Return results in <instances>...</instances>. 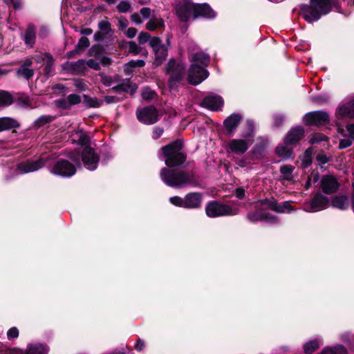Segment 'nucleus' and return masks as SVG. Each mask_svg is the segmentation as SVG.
<instances>
[{
  "instance_id": "a211bd4d",
  "label": "nucleus",
  "mask_w": 354,
  "mask_h": 354,
  "mask_svg": "<svg viewBox=\"0 0 354 354\" xmlns=\"http://www.w3.org/2000/svg\"><path fill=\"white\" fill-rule=\"evenodd\" d=\"M223 105V100L218 95H209L203 99L201 106L212 111L221 109Z\"/></svg>"
},
{
  "instance_id": "2eb2a0df",
  "label": "nucleus",
  "mask_w": 354,
  "mask_h": 354,
  "mask_svg": "<svg viewBox=\"0 0 354 354\" xmlns=\"http://www.w3.org/2000/svg\"><path fill=\"white\" fill-rule=\"evenodd\" d=\"M336 115L339 119L354 118V98L348 100L336 109Z\"/></svg>"
},
{
  "instance_id": "f3484780",
  "label": "nucleus",
  "mask_w": 354,
  "mask_h": 354,
  "mask_svg": "<svg viewBox=\"0 0 354 354\" xmlns=\"http://www.w3.org/2000/svg\"><path fill=\"white\" fill-rule=\"evenodd\" d=\"M261 203L262 205H263L265 207L277 212H290L291 210H292V206L289 203L285 202L283 203V205H279L274 198L266 199Z\"/></svg>"
},
{
  "instance_id": "603ef678",
  "label": "nucleus",
  "mask_w": 354,
  "mask_h": 354,
  "mask_svg": "<svg viewBox=\"0 0 354 354\" xmlns=\"http://www.w3.org/2000/svg\"><path fill=\"white\" fill-rule=\"evenodd\" d=\"M8 339L17 338L19 336V330L16 327H12L7 332Z\"/></svg>"
},
{
  "instance_id": "a878e982",
  "label": "nucleus",
  "mask_w": 354,
  "mask_h": 354,
  "mask_svg": "<svg viewBox=\"0 0 354 354\" xmlns=\"http://www.w3.org/2000/svg\"><path fill=\"white\" fill-rule=\"evenodd\" d=\"M291 144L280 145L276 148V153L277 155L283 158L288 159L292 157V149L289 147Z\"/></svg>"
},
{
  "instance_id": "cd10ccee",
  "label": "nucleus",
  "mask_w": 354,
  "mask_h": 354,
  "mask_svg": "<svg viewBox=\"0 0 354 354\" xmlns=\"http://www.w3.org/2000/svg\"><path fill=\"white\" fill-rule=\"evenodd\" d=\"M295 167L290 165H283L280 167L281 178L284 180L292 181L294 180Z\"/></svg>"
},
{
  "instance_id": "8fccbe9b",
  "label": "nucleus",
  "mask_w": 354,
  "mask_h": 354,
  "mask_svg": "<svg viewBox=\"0 0 354 354\" xmlns=\"http://www.w3.org/2000/svg\"><path fill=\"white\" fill-rule=\"evenodd\" d=\"M140 44H145L147 41H150V35L146 32H141L138 37Z\"/></svg>"
},
{
  "instance_id": "4468645a",
  "label": "nucleus",
  "mask_w": 354,
  "mask_h": 354,
  "mask_svg": "<svg viewBox=\"0 0 354 354\" xmlns=\"http://www.w3.org/2000/svg\"><path fill=\"white\" fill-rule=\"evenodd\" d=\"M44 164V161L42 158L36 160H27L26 162H22L17 166V172L19 174L33 172L43 167Z\"/></svg>"
},
{
  "instance_id": "6e6552de",
  "label": "nucleus",
  "mask_w": 354,
  "mask_h": 354,
  "mask_svg": "<svg viewBox=\"0 0 354 354\" xmlns=\"http://www.w3.org/2000/svg\"><path fill=\"white\" fill-rule=\"evenodd\" d=\"M136 116L140 122L145 124H154L159 119L156 109L151 106L138 109Z\"/></svg>"
},
{
  "instance_id": "4c0bfd02",
  "label": "nucleus",
  "mask_w": 354,
  "mask_h": 354,
  "mask_svg": "<svg viewBox=\"0 0 354 354\" xmlns=\"http://www.w3.org/2000/svg\"><path fill=\"white\" fill-rule=\"evenodd\" d=\"M17 74L28 80L33 75V71L26 66H22L17 71Z\"/></svg>"
},
{
  "instance_id": "c03bdc74",
  "label": "nucleus",
  "mask_w": 354,
  "mask_h": 354,
  "mask_svg": "<svg viewBox=\"0 0 354 354\" xmlns=\"http://www.w3.org/2000/svg\"><path fill=\"white\" fill-rule=\"evenodd\" d=\"M155 95H156L155 93L148 88L143 89L142 93V98L146 100H149L153 99Z\"/></svg>"
},
{
  "instance_id": "3c124183",
  "label": "nucleus",
  "mask_w": 354,
  "mask_h": 354,
  "mask_svg": "<svg viewBox=\"0 0 354 354\" xmlns=\"http://www.w3.org/2000/svg\"><path fill=\"white\" fill-rule=\"evenodd\" d=\"M74 84L76 88L80 91H85L86 89V85L82 80H75Z\"/></svg>"
},
{
  "instance_id": "680f3d73",
  "label": "nucleus",
  "mask_w": 354,
  "mask_h": 354,
  "mask_svg": "<svg viewBox=\"0 0 354 354\" xmlns=\"http://www.w3.org/2000/svg\"><path fill=\"white\" fill-rule=\"evenodd\" d=\"M145 64V61L142 59L130 61V66H132L133 68L137 67H142Z\"/></svg>"
},
{
  "instance_id": "13d9d810",
  "label": "nucleus",
  "mask_w": 354,
  "mask_h": 354,
  "mask_svg": "<svg viewBox=\"0 0 354 354\" xmlns=\"http://www.w3.org/2000/svg\"><path fill=\"white\" fill-rule=\"evenodd\" d=\"M131 20L133 23H135L136 24H141L142 23V18L140 15V13H133L132 15H131Z\"/></svg>"
},
{
  "instance_id": "b1692460",
  "label": "nucleus",
  "mask_w": 354,
  "mask_h": 354,
  "mask_svg": "<svg viewBox=\"0 0 354 354\" xmlns=\"http://www.w3.org/2000/svg\"><path fill=\"white\" fill-rule=\"evenodd\" d=\"M201 203V196L197 193H190L185 197V208H196Z\"/></svg>"
},
{
  "instance_id": "aec40b11",
  "label": "nucleus",
  "mask_w": 354,
  "mask_h": 354,
  "mask_svg": "<svg viewBox=\"0 0 354 354\" xmlns=\"http://www.w3.org/2000/svg\"><path fill=\"white\" fill-rule=\"evenodd\" d=\"M194 19L198 17H204L207 18H213L215 17L214 12L207 3L194 4Z\"/></svg>"
},
{
  "instance_id": "4be33fe9",
  "label": "nucleus",
  "mask_w": 354,
  "mask_h": 354,
  "mask_svg": "<svg viewBox=\"0 0 354 354\" xmlns=\"http://www.w3.org/2000/svg\"><path fill=\"white\" fill-rule=\"evenodd\" d=\"M184 66L182 64H176L174 61H170L168 64V71H171V80L178 81L180 80L184 73Z\"/></svg>"
},
{
  "instance_id": "9d476101",
  "label": "nucleus",
  "mask_w": 354,
  "mask_h": 354,
  "mask_svg": "<svg viewBox=\"0 0 354 354\" xmlns=\"http://www.w3.org/2000/svg\"><path fill=\"white\" fill-rule=\"evenodd\" d=\"M149 45L151 46L155 53V62L153 65L158 66L161 64L166 58L167 50L166 47L161 44V41L158 37L151 38L149 41Z\"/></svg>"
},
{
  "instance_id": "e2e57ef3",
  "label": "nucleus",
  "mask_w": 354,
  "mask_h": 354,
  "mask_svg": "<svg viewBox=\"0 0 354 354\" xmlns=\"http://www.w3.org/2000/svg\"><path fill=\"white\" fill-rule=\"evenodd\" d=\"M101 76V81L102 83L106 86H111L112 84V80L110 77L106 76L104 74L100 75Z\"/></svg>"
},
{
  "instance_id": "bf43d9fd",
  "label": "nucleus",
  "mask_w": 354,
  "mask_h": 354,
  "mask_svg": "<svg viewBox=\"0 0 354 354\" xmlns=\"http://www.w3.org/2000/svg\"><path fill=\"white\" fill-rule=\"evenodd\" d=\"M163 133V129L160 127H155L153 130L152 137L153 139L156 140L159 138Z\"/></svg>"
},
{
  "instance_id": "f704fd0d",
  "label": "nucleus",
  "mask_w": 354,
  "mask_h": 354,
  "mask_svg": "<svg viewBox=\"0 0 354 354\" xmlns=\"http://www.w3.org/2000/svg\"><path fill=\"white\" fill-rule=\"evenodd\" d=\"M319 346V342L317 339L307 342L304 346V351L307 354L313 353Z\"/></svg>"
},
{
  "instance_id": "ddd939ff",
  "label": "nucleus",
  "mask_w": 354,
  "mask_h": 354,
  "mask_svg": "<svg viewBox=\"0 0 354 354\" xmlns=\"http://www.w3.org/2000/svg\"><path fill=\"white\" fill-rule=\"evenodd\" d=\"M328 205V198L317 194L310 202L305 205L304 209L309 212H315L327 208Z\"/></svg>"
},
{
  "instance_id": "a19ab883",
  "label": "nucleus",
  "mask_w": 354,
  "mask_h": 354,
  "mask_svg": "<svg viewBox=\"0 0 354 354\" xmlns=\"http://www.w3.org/2000/svg\"><path fill=\"white\" fill-rule=\"evenodd\" d=\"M169 201L176 206L185 207V198L183 199L178 196H173L169 198Z\"/></svg>"
},
{
  "instance_id": "423d86ee",
  "label": "nucleus",
  "mask_w": 354,
  "mask_h": 354,
  "mask_svg": "<svg viewBox=\"0 0 354 354\" xmlns=\"http://www.w3.org/2000/svg\"><path fill=\"white\" fill-rule=\"evenodd\" d=\"M247 125L250 133L244 138L232 139L227 145V151L236 154H243L249 148L253 142V138L250 133L253 131V123L251 121H247Z\"/></svg>"
},
{
  "instance_id": "f8f14e48",
  "label": "nucleus",
  "mask_w": 354,
  "mask_h": 354,
  "mask_svg": "<svg viewBox=\"0 0 354 354\" xmlns=\"http://www.w3.org/2000/svg\"><path fill=\"white\" fill-rule=\"evenodd\" d=\"M329 121V117L324 111H313L304 116V122L307 125H323Z\"/></svg>"
},
{
  "instance_id": "7ed1b4c3",
  "label": "nucleus",
  "mask_w": 354,
  "mask_h": 354,
  "mask_svg": "<svg viewBox=\"0 0 354 354\" xmlns=\"http://www.w3.org/2000/svg\"><path fill=\"white\" fill-rule=\"evenodd\" d=\"M334 0H311L310 5L301 7V14L308 22L318 20L322 15L330 12Z\"/></svg>"
},
{
  "instance_id": "37998d69",
  "label": "nucleus",
  "mask_w": 354,
  "mask_h": 354,
  "mask_svg": "<svg viewBox=\"0 0 354 354\" xmlns=\"http://www.w3.org/2000/svg\"><path fill=\"white\" fill-rule=\"evenodd\" d=\"M70 106L75 105L81 102V98L76 94H71L67 97Z\"/></svg>"
},
{
  "instance_id": "c9c22d12",
  "label": "nucleus",
  "mask_w": 354,
  "mask_h": 354,
  "mask_svg": "<svg viewBox=\"0 0 354 354\" xmlns=\"http://www.w3.org/2000/svg\"><path fill=\"white\" fill-rule=\"evenodd\" d=\"M15 121L9 118H0V131L8 129L14 126Z\"/></svg>"
},
{
  "instance_id": "69168bd1",
  "label": "nucleus",
  "mask_w": 354,
  "mask_h": 354,
  "mask_svg": "<svg viewBox=\"0 0 354 354\" xmlns=\"http://www.w3.org/2000/svg\"><path fill=\"white\" fill-rule=\"evenodd\" d=\"M137 33V30L135 28H129L127 30L126 35L129 38H133L136 36Z\"/></svg>"
},
{
  "instance_id": "39448f33",
  "label": "nucleus",
  "mask_w": 354,
  "mask_h": 354,
  "mask_svg": "<svg viewBox=\"0 0 354 354\" xmlns=\"http://www.w3.org/2000/svg\"><path fill=\"white\" fill-rule=\"evenodd\" d=\"M182 147V142L177 140L162 148L165 162L167 167L178 166L185 160L186 156L181 151Z\"/></svg>"
},
{
  "instance_id": "338daca9",
  "label": "nucleus",
  "mask_w": 354,
  "mask_h": 354,
  "mask_svg": "<svg viewBox=\"0 0 354 354\" xmlns=\"http://www.w3.org/2000/svg\"><path fill=\"white\" fill-rule=\"evenodd\" d=\"M346 129L348 133V137L354 140V124L347 125Z\"/></svg>"
},
{
  "instance_id": "864d4df0",
  "label": "nucleus",
  "mask_w": 354,
  "mask_h": 354,
  "mask_svg": "<svg viewBox=\"0 0 354 354\" xmlns=\"http://www.w3.org/2000/svg\"><path fill=\"white\" fill-rule=\"evenodd\" d=\"M86 66H88L91 68L95 69V70L100 69L99 63L93 59H90L87 62H86Z\"/></svg>"
},
{
  "instance_id": "a18cd8bd",
  "label": "nucleus",
  "mask_w": 354,
  "mask_h": 354,
  "mask_svg": "<svg viewBox=\"0 0 354 354\" xmlns=\"http://www.w3.org/2000/svg\"><path fill=\"white\" fill-rule=\"evenodd\" d=\"M129 50L130 53L137 55L141 52V48L134 41H130L129 44Z\"/></svg>"
},
{
  "instance_id": "dca6fc26",
  "label": "nucleus",
  "mask_w": 354,
  "mask_h": 354,
  "mask_svg": "<svg viewBox=\"0 0 354 354\" xmlns=\"http://www.w3.org/2000/svg\"><path fill=\"white\" fill-rule=\"evenodd\" d=\"M62 68L68 73L80 74L86 70V62L84 59L66 62L62 64Z\"/></svg>"
},
{
  "instance_id": "774afa93",
  "label": "nucleus",
  "mask_w": 354,
  "mask_h": 354,
  "mask_svg": "<svg viewBox=\"0 0 354 354\" xmlns=\"http://www.w3.org/2000/svg\"><path fill=\"white\" fill-rule=\"evenodd\" d=\"M317 160L322 164H325L328 161L327 156L323 153L318 154L317 156Z\"/></svg>"
},
{
  "instance_id": "5701e85b",
  "label": "nucleus",
  "mask_w": 354,
  "mask_h": 354,
  "mask_svg": "<svg viewBox=\"0 0 354 354\" xmlns=\"http://www.w3.org/2000/svg\"><path fill=\"white\" fill-rule=\"evenodd\" d=\"M304 133V131L301 127H295L289 131L285 138V142L293 145L302 138Z\"/></svg>"
},
{
  "instance_id": "ea45409f",
  "label": "nucleus",
  "mask_w": 354,
  "mask_h": 354,
  "mask_svg": "<svg viewBox=\"0 0 354 354\" xmlns=\"http://www.w3.org/2000/svg\"><path fill=\"white\" fill-rule=\"evenodd\" d=\"M90 44L89 40L88 38L85 37H82L80 39L78 44L77 45V49L79 50H83L87 47H88Z\"/></svg>"
},
{
  "instance_id": "0eeeda50",
  "label": "nucleus",
  "mask_w": 354,
  "mask_h": 354,
  "mask_svg": "<svg viewBox=\"0 0 354 354\" xmlns=\"http://www.w3.org/2000/svg\"><path fill=\"white\" fill-rule=\"evenodd\" d=\"M206 214L209 217H218L223 216H232L238 213L237 209L217 202H212L207 205Z\"/></svg>"
},
{
  "instance_id": "0e129e2a",
  "label": "nucleus",
  "mask_w": 354,
  "mask_h": 354,
  "mask_svg": "<svg viewBox=\"0 0 354 354\" xmlns=\"http://www.w3.org/2000/svg\"><path fill=\"white\" fill-rule=\"evenodd\" d=\"M57 104L60 107L63 109H68L71 106L67 98L58 100Z\"/></svg>"
},
{
  "instance_id": "5fc2aeb1",
  "label": "nucleus",
  "mask_w": 354,
  "mask_h": 354,
  "mask_svg": "<svg viewBox=\"0 0 354 354\" xmlns=\"http://www.w3.org/2000/svg\"><path fill=\"white\" fill-rule=\"evenodd\" d=\"M151 11L150 8L145 7L140 10L139 13L140 14L143 21L151 16Z\"/></svg>"
},
{
  "instance_id": "c756f323",
  "label": "nucleus",
  "mask_w": 354,
  "mask_h": 354,
  "mask_svg": "<svg viewBox=\"0 0 354 354\" xmlns=\"http://www.w3.org/2000/svg\"><path fill=\"white\" fill-rule=\"evenodd\" d=\"M332 205L340 209H344L348 207V200L345 196H337L333 198Z\"/></svg>"
},
{
  "instance_id": "09e8293b",
  "label": "nucleus",
  "mask_w": 354,
  "mask_h": 354,
  "mask_svg": "<svg viewBox=\"0 0 354 354\" xmlns=\"http://www.w3.org/2000/svg\"><path fill=\"white\" fill-rule=\"evenodd\" d=\"M353 141V140L349 137L341 140L339 142V148L344 149L350 147L352 145Z\"/></svg>"
},
{
  "instance_id": "412c9836",
  "label": "nucleus",
  "mask_w": 354,
  "mask_h": 354,
  "mask_svg": "<svg viewBox=\"0 0 354 354\" xmlns=\"http://www.w3.org/2000/svg\"><path fill=\"white\" fill-rule=\"evenodd\" d=\"M34 59L37 62H39L41 60L45 65L44 73L47 76H50L53 73V65L54 60L53 57L49 54H40L39 55H35Z\"/></svg>"
},
{
  "instance_id": "2f4dec72",
  "label": "nucleus",
  "mask_w": 354,
  "mask_h": 354,
  "mask_svg": "<svg viewBox=\"0 0 354 354\" xmlns=\"http://www.w3.org/2000/svg\"><path fill=\"white\" fill-rule=\"evenodd\" d=\"M347 351L343 346H335L333 347H326L324 348L321 354H346Z\"/></svg>"
},
{
  "instance_id": "f257e3e1",
  "label": "nucleus",
  "mask_w": 354,
  "mask_h": 354,
  "mask_svg": "<svg viewBox=\"0 0 354 354\" xmlns=\"http://www.w3.org/2000/svg\"><path fill=\"white\" fill-rule=\"evenodd\" d=\"M71 140L73 143L85 146L82 154V162L86 169L91 171L95 170L98 164L99 157L93 149L87 146L89 138L86 133L82 130H76L72 133Z\"/></svg>"
},
{
  "instance_id": "58836bf2",
  "label": "nucleus",
  "mask_w": 354,
  "mask_h": 354,
  "mask_svg": "<svg viewBox=\"0 0 354 354\" xmlns=\"http://www.w3.org/2000/svg\"><path fill=\"white\" fill-rule=\"evenodd\" d=\"M326 140V137L322 133H316L312 135L310 142L313 144Z\"/></svg>"
},
{
  "instance_id": "e433bc0d",
  "label": "nucleus",
  "mask_w": 354,
  "mask_h": 354,
  "mask_svg": "<svg viewBox=\"0 0 354 354\" xmlns=\"http://www.w3.org/2000/svg\"><path fill=\"white\" fill-rule=\"evenodd\" d=\"M12 103L10 95L5 91H0V107L9 105Z\"/></svg>"
},
{
  "instance_id": "72a5a7b5",
  "label": "nucleus",
  "mask_w": 354,
  "mask_h": 354,
  "mask_svg": "<svg viewBox=\"0 0 354 354\" xmlns=\"http://www.w3.org/2000/svg\"><path fill=\"white\" fill-rule=\"evenodd\" d=\"M24 41L26 44L30 47L34 44L35 41V32L32 28H28L25 32Z\"/></svg>"
},
{
  "instance_id": "6e6d98bb",
  "label": "nucleus",
  "mask_w": 354,
  "mask_h": 354,
  "mask_svg": "<svg viewBox=\"0 0 354 354\" xmlns=\"http://www.w3.org/2000/svg\"><path fill=\"white\" fill-rule=\"evenodd\" d=\"M283 122V117L279 114L274 115V125L277 127H280Z\"/></svg>"
},
{
  "instance_id": "f03ea898",
  "label": "nucleus",
  "mask_w": 354,
  "mask_h": 354,
  "mask_svg": "<svg viewBox=\"0 0 354 354\" xmlns=\"http://www.w3.org/2000/svg\"><path fill=\"white\" fill-rule=\"evenodd\" d=\"M192 65L188 74L190 84L197 85L205 80L209 73L205 67L209 62V57L203 52H197L191 56Z\"/></svg>"
},
{
  "instance_id": "4d7b16f0",
  "label": "nucleus",
  "mask_w": 354,
  "mask_h": 354,
  "mask_svg": "<svg viewBox=\"0 0 354 354\" xmlns=\"http://www.w3.org/2000/svg\"><path fill=\"white\" fill-rule=\"evenodd\" d=\"M319 180V175L317 171H313L311 174L308 176V180L306 183V186L308 187L310 185V183L311 181L313 182H317Z\"/></svg>"
},
{
  "instance_id": "052dcab7",
  "label": "nucleus",
  "mask_w": 354,
  "mask_h": 354,
  "mask_svg": "<svg viewBox=\"0 0 354 354\" xmlns=\"http://www.w3.org/2000/svg\"><path fill=\"white\" fill-rule=\"evenodd\" d=\"M310 162L311 160L310 157V152L309 150L308 149L305 153L304 158L302 160V165H304V167H306L310 165Z\"/></svg>"
},
{
  "instance_id": "bb28decb",
  "label": "nucleus",
  "mask_w": 354,
  "mask_h": 354,
  "mask_svg": "<svg viewBox=\"0 0 354 354\" xmlns=\"http://www.w3.org/2000/svg\"><path fill=\"white\" fill-rule=\"evenodd\" d=\"M164 27V21L162 18L153 16L146 24L148 30L153 31Z\"/></svg>"
},
{
  "instance_id": "de8ad7c7",
  "label": "nucleus",
  "mask_w": 354,
  "mask_h": 354,
  "mask_svg": "<svg viewBox=\"0 0 354 354\" xmlns=\"http://www.w3.org/2000/svg\"><path fill=\"white\" fill-rule=\"evenodd\" d=\"M130 7V3L127 1H121L117 6L118 10L120 12H127L129 10Z\"/></svg>"
},
{
  "instance_id": "473e14b6",
  "label": "nucleus",
  "mask_w": 354,
  "mask_h": 354,
  "mask_svg": "<svg viewBox=\"0 0 354 354\" xmlns=\"http://www.w3.org/2000/svg\"><path fill=\"white\" fill-rule=\"evenodd\" d=\"M17 104L21 107H30L34 108L37 105L33 103L32 100H30V97L27 95H22L17 100Z\"/></svg>"
},
{
  "instance_id": "9b49d317",
  "label": "nucleus",
  "mask_w": 354,
  "mask_h": 354,
  "mask_svg": "<svg viewBox=\"0 0 354 354\" xmlns=\"http://www.w3.org/2000/svg\"><path fill=\"white\" fill-rule=\"evenodd\" d=\"M76 169L73 165L67 160H59L53 167L50 172L63 177H71L75 174Z\"/></svg>"
},
{
  "instance_id": "393cba45",
  "label": "nucleus",
  "mask_w": 354,
  "mask_h": 354,
  "mask_svg": "<svg viewBox=\"0 0 354 354\" xmlns=\"http://www.w3.org/2000/svg\"><path fill=\"white\" fill-rule=\"evenodd\" d=\"M242 117L237 113H233L224 121L225 127L230 132H232L239 125Z\"/></svg>"
},
{
  "instance_id": "49530a36",
  "label": "nucleus",
  "mask_w": 354,
  "mask_h": 354,
  "mask_svg": "<svg viewBox=\"0 0 354 354\" xmlns=\"http://www.w3.org/2000/svg\"><path fill=\"white\" fill-rule=\"evenodd\" d=\"M52 120H53V117H51V116H48V115L41 116L36 121V124L38 127H41L45 124L50 122L52 121Z\"/></svg>"
},
{
  "instance_id": "1a4fd4ad",
  "label": "nucleus",
  "mask_w": 354,
  "mask_h": 354,
  "mask_svg": "<svg viewBox=\"0 0 354 354\" xmlns=\"http://www.w3.org/2000/svg\"><path fill=\"white\" fill-rule=\"evenodd\" d=\"M194 3L189 0H183L176 6V12L178 17L182 21H187L194 19Z\"/></svg>"
},
{
  "instance_id": "20e7f679",
  "label": "nucleus",
  "mask_w": 354,
  "mask_h": 354,
  "mask_svg": "<svg viewBox=\"0 0 354 354\" xmlns=\"http://www.w3.org/2000/svg\"><path fill=\"white\" fill-rule=\"evenodd\" d=\"M162 180L168 186L180 188L192 183L194 181L192 173L180 170H170L162 168L160 171Z\"/></svg>"
},
{
  "instance_id": "7c9ffc66",
  "label": "nucleus",
  "mask_w": 354,
  "mask_h": 354,
  "mask_svg": "<svg viewBox=\"0 0 354 354\" xmlns=\"http://www.w3.org/2000/svg\"><path fill=\"white\" fill-rule=\"evenodd\" d=\"M47 348L40 344H30L28 346L26 354H46Z\"/></svg>"
},
{
  "instance_id": "c85d7f7f",
  "label": "nucleus",
  "mask_w": 354,
  "mask_h": 354,
  "mask_svg": "<svg viewBox=\"0 0 354 354\" xmlns=\"http://www.w3.org/2000/svg\"><path fill=\"white\" fill-rule=\"evenodd\" d=\"M248 218L251 221H266L268 222L274 223L276 220L272 216L259 212L249 214Z\"/></svg>"
},
{
  "instance_id": "6ab92c4d",
  "label": "nucleus",
  "mask_w": 354,
  "mask_h": 354,
  "mask_svg": "<svg viewBox=\"0 0 354 354\" xmlns=\"http://www.w3.org/2000/svg\"><path fill=\"white\" fill-rule=\"evenodd\" d=\"M321 185L322 190L326 194L333 193L339 187V183L336 178L331 175L324 176L322 179Z\"/></svg>"
},
{
  "instance_id": "79ce46f5",
  "label": "nucleus",
  "mask_w": 354,
  "mask_h": 354,
  "mask_svg": "<svg viewBox=\"0 0 354 354\" xmlns=\"http://www.w3.org/2000/svg\"><path fill=\"white\" fill-rule=\"evenodd\" d=\"M98 27L102 31H103L106 34H107L111 29L110 23L106 20H102L100 21L98 24Z\"/></svg>"
}]
</instances>
